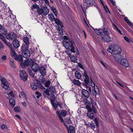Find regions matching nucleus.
<instances>
[{"mask_svg": "<svg viewBox=\"0 0 133 133\" xmlns=\"http://www.w3.org/2000/svg\"><path fill=\"white\" fill-rule=\"evenodd\" d=\"M107 50L118 62H120L122 56L119 54L121 52V50L117 45H110L107 49Z\"/></svg>", "mask_w": 133, "mask_h": 133, "instance_id": "f257e3e1", "label": "nucleus"}, {"mask_svg": "<svg viewBox=\"0 0 133 133\" xmlns=\"http://www.w3.org/2000/svg\"><path fill=\"white\" fill-rule=\"evenodd\" d=\"M63 44L66 49H70L71 48V50L72 52L75 53V51L74 50L75 48L74 46L75 44L73 40L70 39L67 41H64Z\"/></svg>", "mask_w": 133, "mask_h": 133, "instance_id": "f03ea898", "label": "nucleus"}, {"mask_svg": "<svg viewBox=\"0 0 133 133\" xmlns=\"http://www.w3.org/2000/svg\"><path fill=\"white\" fill-rule=\"evenodd\" d=\"M50 100L51 104L54 108L55 110H57L58 106H59L60 108H62L61 103L58 102L57 101L54 103L55 100V96L53 94H51L50 95Z\"/></svg>", "mask_w": 133, "mask_h": 133, "instance_id": "7ed1b4c3", "label": "nucleus"}, {"mask_svg": "<svg viewBox=\"0 0 133 133\" xmlns=\"http://www.w3.org/2000/svg\"><path fill=\"white\" fill-rule=\"evenodd\" d=\"M21 50L23 52V56L25 58L27 59L29 58L30 56V53L28 50L27 46L25 45H23L21 48Z\"/></svg>", "mask_w": 133, "mask_h": 133, "instance_id": "20e7f679", "label": "nucleus"}, {"mask_svg": "<svg viewBox=\"0 0 133 133\" xmlns=\"http://www.w3.org/2000/svg\"><path fill=\"white\" fill-rule=\"evenodd\" d=\"M10 51L11 56L15 60L21 62L23 61V58L22 55H19L18 56L15 51L12 49H11Z\"/></svg>", "mask_w": 133, "mask_h": 133, "instance_id": "39448f33", "label": "nucleus"}, {"mask_svg": "<svg viewBox=\"0 0 133 133\" xmlns=\"http://www.w3.org/2000/svg\"><path fill=\"white\" fill-rule=\"evenodd\" d=\"M84 74L85 78V79H84L85 83L84 84V85L87 88V89L91 92V88L89 87V77L87 73L85 71L84 72Z\"/></svg>", "mask_w": 133, "mask_h": 133, "instance_id": "423d86ee", "label": "nucleus"}, {"mask_svg": "<svg viewBox=\"0 0 133 133\" xmlns=\"http://www.w3.org/2000/svg\"><path fill=\"white\" fill-rule=\"evenodd\" d=\"M20 76L21 79L24 81H27L28 75L26 72L24 71L21 70L19 71Z\"/></svg>", "mask_w": 133, "mask_h": 133, "instance_id": "0eeeda50", "label": "nucleus"}, {"mask_svg": "<svg viewBox=\"0 0 133 133\" xmlns=\"http://www.w3.org/2000/svg\"><path fill=\"white\" fill-rule=\"evenodd\" d=\"M94 0H85L84 1V5L85 8H87L89 6H91L94 4Z\"/></svg>", "mask_w": 133, "mask_h": 133, "instance_id": "6e6552de", "label": "nucleus"}, {"mask_svg": "<svg viewBox=\"0 0 133 133\" xmlns=\"http://www.w3.org/2000/svg\"><path fill=\"white\" fill-rule=\"evenodd\" d=\"M16 34L14 32H11L7 34L6 35V38L10 41L12 40L16 37Z\"/></svg>", "mask_w": 133, "mask_h": 133, "instance_id": "1a4fd4ad", "label": "nucleus"}, {"mask_svg": "<svg viewBox=\"0 0 133 133\" xmlns=\"http://www.w3.org/2000/svg\"><path fill=\"white\" fill-rule=\"evenodd\" d=\"M64 125L67 129L68 133H75V130L74 127L71 125H69L68 128V126L65 123H64Z\"/></svg>", "mask_w": 133, "mask_h": 133, "instance_id": "9d476101", "label": "nucleus"}, {"mask_svg": "<svg viewBox=\"0 0 133 133\" xmlns=\"http://www.w3.org/2000/svg\"><path fill=\"white\" fill-rule=\"evenodd\" d=\"M118 63L126 67H127L129 66V64L127 60L125 58L121 59L120 62Z\"/></svg>", "mask_w": 133, "mask_h": 133, "instance_id": "9b49d317", "label": "nucleus"}, {"mask_svg": "<svg viewBox=\"0 0 133 133\" xmlns=\"http://www.w3.org/2000/svg\"><path fill=\"white\" fill-rule=\"evenodd\" d=\"M31 68L32 70L34 72H36L39 69L38 64L34 62L33 61L32 63Z\"/></svg>", "mask_w": 133, "mask_h": 133, "instance_id": "f8f14e48", "label": "nucleus"}, {"mask_svg": "<svg viewBox=\"0 0 133 133\" xmlns=\"http://www.w3.org/2000/svg\"><path fill=\"white\" fill-rule=\"evenodd\" d=\"M102 39L104 42H108L111 40V38L109 35H103L101 37Z\"/></svg>", "mask_w": 133, "mask_h": 133, "instance_id": "ddd939ff", "label": "nucleus"}, {"mask_svg": "<svg viewBox=\"0 0 133 133\" xmlns=\"http://www.w3.org/2000/svg\"><path fill=\"white\" fill-rule=\"evenodd\" d=\"M13 45L16 48H18L20 46L19 42L16 39H14L13 41Z\"/></svg>", "mask_w": 133, "mask_h": 133, "instance_id": "4468645a", "label": "nucleus"}, {"mask_svg": "<svg viewBox=\"0 0 133 133\" xmlns=\"http://www.w3.org/2000/svg\"><path fill=\"white\" fill-rule=\"evenodd\" d=\"M94 30L95 33L98 35L101 36L103 33V30L102 29H95Z\"/></svg>", "mask_w": 133, "mask_h": 133, "instance_id": "2eb2a0df", "label": "nucleus"}, {"mask_svg": "<svg viewBox=\"0 0 133 133\" xmlns=\"http://www.w3.org/2000/svg\"><path fill=\"white\" fill-rule=\"evenodd\" d=\"M82 95L86 97H88L89 96L88 91L85 90L83 89L82 90Z\"/></svg>", "mask_w": 133, "mask_h": 133, "instance_id": "dca6fc26", "label": "nucleus"}, {"mask_svg": "<svg viewBox=\"0 0 133 133\" xmlns=\"http://www.w3.org/2000/svg\"><path fill=\"white\" fill-rule=\"evenodd\" d=\"M39 71L40 73L42 76L45 75L46 73V70L44 67L42 66L40 67Z\"/></svg>", "mask_w": 133, "mask_h": 133, "instance_id": "f3484780", "label": "nucleus"}, {"mask_svg": "<svg viewBox=\"0 0 133 133\" xmlns=\"http://www.w3.org/2000/svg\"><path fill=\"white\" fill-rule=\"evenodd\" d=\"M0 38L7 45L9 46L11 45V44L7 42L4 37L1 34H0Z\"/></svg>", "mask_w": 133, "mask_h": 133, "instance_id": "a211bd4d", "label": "nucleus"}, {"mask_svg": "<svg viewBox=\"0 0 133 133\" xmlns=\"http://www.w3.org/2000/svg\"><path fill=\"white\" fill-rule=\"evenodd\" d=\"M33 61L31 59L28 60H26L24 61V64L25 66H28L29 65L32 64Z\"/></svg>", "mask_w": 133, "mask_h": 133, "instance_id": "6ab92c4d", "label": "nucleus"}, {"mask_svg": "<svg viewBox=\"0 0 133 133\" xmlns=\"http://www.w3.org/2000/svg\"><path fill=\"white\" fill-rule=\"evenodd\" d=\"M55 21L56 23L57 24L58 26H59L61 28L63 27V25L62 23L57 18H55L54 20Z\"/></svg>", "mask_w": 133, "mask_h": 133, "instance_id": "aec40b11", "label": "nucleus"}, {"mask_svg": "<svg viewBox=\"0 0 133 133\" xmlns=\"http://www.w3.org/2000/svg\"><path fill=\"white\" fill-rule=\"evenodd\" d=\"M75 76L78 79H80L82 77V75L81 73L77 71H76L75 72Z\"/></svg>", "mask_w": 133, "mask_h": 133, "instance_id": "412c9836", "label": "nucleus"}, {"mask_svg": "<svg viewBox=\"0 0 133 133\" xmlns=\"http://www.w3.org/2000/svg\"><path fill=\"white\" fill-rule=\"evenodd\" d=\"M9 103L12 106V107H14L15 105V102L14 99L11 98H9Z\"/></svg>", "mask_w": 133, "mask_h": 133, "instance_id": "4be33fe9", "label": "nucleus"}, {"mask_svg": "<svg viewBox=\"0 0 133 133\" xmlns=\"http://www.w3.org/2000/svg\"><path fill=\"white\" fill-rule=\"evenodd\" d=\"M70 58L71 61L72 62L75 63L77 62V59L75 56H70Z\"/></svg>", "mask_w": 133, "mask_h": 133, "instance_id": "5701e85b", "label": "nucleus"}, {"mask_svg": "<svg viewBox=\"0 0 133 133\" xmlns=\"http://www.w3.org/2000/svg\"><path fill=\"white\" fill-rule=\"evenodd\" d=\"M23 41L26 44V45L27 46V45L29 43V39L27 37H25L23 38ZM28 48V46H27Z\"/></svg>", "mask_w": 133, "mask_h": 133, "instance_id": "b1692460", "label": "nucleus"}, {"mask_svg": "<svg viewBox=\"0 0 133 133\" xmlns=\"http://www.w3.org/2000/svg\"><path fill=\"white\" fill-rule=\"evenodd\" d=\"M48 90L50 91L51 94H53L55 91V88L52 86L50 87L49 88Z\"/></svg>", "mask_w": 133, "mask_h": 133, "instance_id": "393cba45", "label": "nucleus"}, {"mask_svg": "<svg viewBox=\"0 0 133 133\" xmlns=\"http://www.w3.org/2000/svg\"><path fill=\"white\" fill-rule=\"evenodd\" d=\"M49 10L46 8H44L43 9V14L45 15H47L49 12Z\"/></svg>", "mask_w": 133, "mask_h": 133, "instance_id": "a878e982", "label": "nucleus"}, {"mask_svg": "<svg viewBox=\"0 0 133 133\" xmlns=\"http://www.w3.org/2000/svg\"><path fill=\"white\" fill-rule=\"evenodd\" d=\"M92 111H88L87 115L88 117L91 119H93L94 117V115L91 113Z\"/></svg>", "mask_w": 133, "mask_h": 133, "instance_id": "bb28decb", "label": "nucleus"}, {"mask_svg": "<svg viewBox=\"0 0 133 133\" xmlns=\"http://www.w3.org/2000/svg\"><path fill=\"white\" fill-rule=\"evenodd\" d=\"M86 108L88 110V111H92L91 108L90 107L91 105V103H90L86 104Z\"/></svg>", "mask_w": 133, "mask_h": 133, "instance_id": "cd10ccee", "label": "nucleus"}, {"mask_svg": "<svg viewBox=\"0 0 133 133\" xmlns=\"http://www.w3.org/2000/svg\"><path fill=\"white\" fill-rule=\"evenodd\" d=\"M63 27L61 28L59 26H58L57 29L58 32L60 34H63V30L62 29Z\"/></svg>", "mask_w": 133, "mask_h": 133, "instance_id": "c85d7f7f", "label": "nucleus"}, {"mask_svg": "<svg viewBox=\"0 0 133 133\" xmlns=\"http://www.w3.org/2000/svg\"><path fill=\"white\" fill-rule=\"evenodd\" d=\"M50 8L53 12L54 13L55 15L56 16H57V12L55 8L53 6H51Z\"/></svg>", "mask_w": 133, "mask_h": 133, "instance_id": "c756f323", "label": "nucleus"}, {"mask_svg": "<svg viewBox=\"0 0 133 133\" xmlns=\"http://www.w3.org/2000/svg\"><path fill=\"white\" fill-rule=\"evenodd\" d=\"M36 84L37 86L39 88L41 89L42 88L44 89H45V87H43V86L42 85L40 82L37 81Z\"/></svg>", "mask_w": 133, "mask_h": 133, "instance_id": "7c9ffc66", "label": "nucleus"}, {"mask_svg": "<svg viewBox=\"0 0 133 133\" xmlns=\"http://www.w3.org/2000/svg\"><path fill=\"white\" fill-rule=\"evenodd\" d=\"M124 19L125 20V21L126 22V23L130 26H133V25H132V23L130 22V21L128 20L127 17H125L124 18Z\"/></svg>", "mask_w": 133, "mask_h": 133, "instance_id": "2f4dec72", "label": "nucleus"}, {"mask_svg": "<svg viewBox=\"0 0 133 133\" xmlns=\"http://www.w3.org/2000/svg\"><path fill=\"white\" fill-rule=\"evenodd\" d=\"M14 110L16 112H20L21 109L19 107H16L14 108Z\"/></svg>", "mask_w": 133, "mask_h": 133, "instance_id": "473e14b6", "label": "nucleus"}, {"mask_svg": "<svg viewBox=\"0 0 133 133\" xmlns=\"http://www.w3.org/2000/svg\"><path fill=\"white\" fill-rule=\"evenodd\" d=\"M56 114H57V116L58 117H59L60 120L62 122H63V123H65L64 122V120L61 117V115L58 112V111H57L56 112Z\"/></svg>", "mask_w": 133, "mask_h": 133, "instance_id": "72a5a7b5", "label": "nucleus"}, {"mask_svg": "<svg viewBox=\"0 0 133 133\" xmlns=\"http://www.w3.org/2000/svg\"><path fill=\"white\" fill-rule=\"evenodd\" d=\"M1 81L2 84H3V85L7 84V83H8V82L6 81V79L4 78H2L1 79Z\"/></svg>", "mask_w": 133, "mask_h": 133, "instance_id": "f704fd0d", "label": "nucleus"}, {"mask_svg": "<svg viewBox=\"0 0 133 133\" xmlns=\"http://www.w3.org/2000/svg\"><path fill=\"white\" fill-rule=\"evenodd\" d=\"M103 30V33H104V35H109V32L107 29L104 28Z\"/></svg>", "mask_w": 133, "mask_h": 133, "instance_id": "c9c22d12", "label": "nucleus"}, {"mask_svg": "<svg viewBox=\"0 0 133 133\" xmlns=\"http://www.w3.org/2000/svg\"><path fill=\"white\" fill-rule=\"evenodd\" d=\"M30 85L32 89L33 90H35L37 88V87L36 85L33 83H30Z\"/></svg>", "mask_w": 133, "mask_h": 133, "instance_id": "e433bc0d", "label": "nucleus"}, {"mask_svg": "<svg viewBox=\"0 0 133 133\" xmlns=\"http://www.w3.org/2000/svg\"><path fill=\"white\" fill-rule=\"evenodd\" d=\"M48 16L49 18H50L52 21L54 20L55 19L54 15L52 14H49L48 15Z\"/></svg>", "mask_w": 133, "mask_h": 133, "instance_id": "4c0bfd02", "label": "nucleus"}, {"mask_svg": "<svg viewBox=\"0 0 133 133\" xmlns=\"http://www.w3.org/2000/svg\"><path fill=\"white\" fill-rule=\"evenodd\" d=\"M73 82L74 84L78 86L80 85L81 84L80 82L78 80L74 79Z\"/></svg>", "mask_w": 133, "mask_h": 133, "instance_id": "58836bf2", "label": "nucleus"}, {"mask_svg": "<svg viewBox=\"0 0 133 133\" xmlns=\"http://www.w3.org/2000/svg\"><path fill=\"white\" fill-rule=\"evenodd\" d=\"M28 71L30 75L32 77H33L35 75V73L33 72L30 69H28Z\"/></svg>", "mask_w": 133, "mask_h": 133, "instance_id": "ea45409f", "label": "nucleus"}, {"mask_svg": "<svg viewBox=\"0 0 133 133\" xmlns=\"http://www.w3.org/2000/svg\"><path fill=\"white\" fill-rule=\"evenodd\" d=\"M4 85V86L3 87H4L5 89L8 90H10V88L9 87V84L8 83Z\"/></svg>", "mask_w": 133, "mask_h": 133, "instance_id": "a19ab883", "label": "nucleus"}, {"mask_svg": "<svg viewBox=\"0 0 133 133\" xmlns=\"http://www.w3.org/2000/svg\"><path fill=\"white\" fill-rule=\"evenodd\" d=\"M1 33L3 35H6L7 33V30L6 29L3 28L1 30Z\"/></svg>", "mask_w": 133, "mask_h": 133, "instance_id": "79ce46f5", "label": "nucleus"}, {"mask_svg": "<svg viewBox=\"0 0 133 133\" xmlns=\"http://www.w3.org/2000/svg\"><path fill=\"white\" fill-rule=\"evenodd\" d=\"M10 63L11 66L14 68H15L16 67L15 66V63L14 61L13 60L10 61Z\"/></svg>", "mask_w": 133, "mask_h": 133, "instance_id": "37998d69", "label": "nucleus"}, {"mask_svg": "<svg viewBox=\"0 0 133 133\" xmlns=\"http://www.w3.org/2000/svg\"><path fill=\"white\" fill-rule=\"evenodd\" d=\"M7 95L8 96H8H7V98H8L9 97H10H10L12 98L14 97V95L12 91L10 92L9 94H8Z\"/></svg>", "mask_w": 133, "mask_h": 133, "instance_id": "c03bdc74", "label": "nucleus"}, {"mask_svg": "<svg viewBox=\"0 0 133 133\" xmlns=\"http://www.w3.org/2000/svg\"><path fill=\"white\" fill-rule=\"evenodd\" d=\"M94 122L95 123L96 125L98 128V119L97 118H95L94 120Z\"/></svg>", "mask_w": 133, "mask_h": 133, "instance_id": "a18cd8bd", "label": "nucleus"}, {"mask_svg": "<svg viewBox=\"0 0 133 133\" xmlns=\"http://www.w3.org/2000/svg\"><path fill=\"white\" fill-rule=\"evenodd\" d=\"M1 128L3 130H4L5 129H8V128L4 124H3L1 125Z\"/></svg>", "mask_w": 133, "mask_h": 133, "instance_id": "49530a36", "label": "nucleus"}, {"mask_svg": "<svg viewBox=\"0 0 133 133\" xmlns=\"http://www.w3.org/2000/svg\"><path fill=\"white\" fill-rule=\"evenodd\" d=\"M113 25L115 27L114 28V29H116L120 34H122V33L121 32V31L117 28V27L113 23Z\"/></svg>", "mask_w": 133, "mask_h": 133, "instance_id": "de8ad7c7", "label": "nucleus"}, {"mask_svg": "<svg viewBox=\"0 0 133 133\" xmlns=\"http://www.w3.org/2000/svg\"><path fill=\"white\" fill-rule=\"evenodd\" d=\"M38 12L39 14H43V9H39L38 10Z\"/></svg>", "mask_w": 133, "mask_h": 133, "instance_id": "09e8293b", "label": "nucleus"}, {"mask_svg": "<svg viewBox=\"0 0 133 133\" xmlns=\"http://www.w3.org/2000/svg\"><path fill=\"white\" fill-rule=\"evenodd\" d=\"M50 81H48L45 82V86L46 87H48L50 85Z\"/></svg>", "mask_w": 133, "mask_h": 133, "instance_id": "8fccbe9b", "label": "nucleus"}, {"mask_svg": "<svg viewBox=\"0 0 133 133\" xmlns=\"http://www.w3.org/2000/svg\"><path fill=\"white\" fill-rule=\"evenodd\" d=\"M78 65L79 66V67L81 69H82L84 71L83 72V75H84V71H85H85L84 69V68L83 67V65L81 64L80 63H79L78 64Z\"/></svg>", "mask_w": 133, "mask_h": 133, "instance_id": "3c124183", "label": "nucleus"}, {"mask_svg": "<svg viewBox=\"0 0 133 133\" xmlns=\"http://www.w3.org/2000/svg\"><path fill=\"white\" fill-rule=\"evenodd\" d=\"M61 115L63 117H65L66 115V112L65 111L63 110L61 112Z\"/></svg>", "mask_w": 133, "mask_h": 133, "instance_id": "603ef678", "label": "nucleus"}, {"mask_svg": "<svg viewBox=\"0 0 133 133\" xmlns=\"http://www.w3.org/2000/svg\"><path fill=\"white\" fill-rule=\"evenodd\" d=\"M66 123L68 124H71V121L69 118H67L66 119Z\"/></svg>", "mask_w": 133, "mask_h": 133, "instance_id": "864d4df0", "label": "nucleus"}, {"mask_svg": "<svg viewBox=\"0 0 133 133\" xmlns=\"http://www.w3.org/2000/svg\"><path fill=\"white\" fill-rule=\"evenodd\" d=\"M64 52H65L67 54V55H70L71 52H72L71 50H69L66 51H65Z\"/></svg>", "mask_w": 133, "mask_h": 133, "instance_id": "5fc2aeb1", "label": "nucleus"}, {"mask_svg": "<svg viewBox=\"0 0 133 133\" xmlns=\"http://www.w3.org/2000/svg\"><path fill=\"white\" fill-rule=\"evenodd\" d=\"M103 7H104L106 12L107 13H108L107 10H108V12H109V13H110L109 11V10L108 7H107V6H105V5H103Z\"/></svg>", "mask_w": 133, "mask_h": 133, "instance_id": "6e6d98bb", "label": "nucleus"}, {"mask_svg": "<svg viewBox=\"0 0 133 133\" xmlns=\"http://www.w3.org/2000/svg\"><path fill=\"white\" fill-rule=\"evenodd\" d=\"M36 94L37 95L36 97L38 98H39L41 96V94L38 92H36Z\"/></svg>", "mask_w": 133, "mask_h": 133, "instance_id": "4d7b16f0", "label": "nucleus"}, {"mask_svg": "<svg viewBox=\"0 0 133 133\" xmlns=\"http://www.w3.org/2000/svg\"><path fill=\"white\" fill-rule=\"evenodd\" d=\"M49 91L48 89H46V90L44 91V93L45 94L47 95H49Z\"/></svg>", "mask_w": 133, "mask_h": 133, "instance_id": "13d9d810", "label": "nucleus"}, {"mask_svg": "<svg viewBox=\"0 0 133 133\" xmlns=\"http://www.w3.org/2000/svg\"><path fill=\"white\" fill-rule=\"evenodd\" d=\"M39 7L36 4L33 5L32 10H33L34 9L37 8L38 9Z\"/></svg>", "mask_w": 133, "mask_h": 133, "instance_id": "bf43d9fd", "label": "nucleus"}, {"mask_svg": "<svg viewBox=\"0 0 133 133\" xmlns=\"http://www.w3.org/2000/svg\"><path fill=\"white\" fill-rule=\"evenodd\" d=\"M90 102L91 103H92V105L93 106L96 105V103L95 102H93L92 99H91Z\"/></svg>", "mask_w": 133, "mask_h": 133, "instance_id": "052dcab7", "label": "nucleus"}, {"mask_svg": "<svg viewBox=\"0 0 133 133\" xmlns=\"http://www.w3.org/2000/svg\"><path fill=\"white\" fill-rule=\"evenodd\" d=\"M91 84L92 87H94L95 86V83L93 82L92 80L91 79Z\"/></svg>", "mask_w": 133, "mask_h": 133, "instance_id": "680f3d73", "label": "nucleus"}, {"mask_svg": "<svg viewBox=\"0 0 133 133\" xmlns=\"http://www.w3.org/2000/svg\"><path fill=\"white\" fill-rule=\"evenodd\" d=\"M90 125L92 129H94L95 128V126L94 123H92L90 124Z\"/></svg>", "mask_w": 133, "mask_h": 133, "instance_id": "e2e57ef3", "label": "nucleus"}, {"mask_svg": "<svg viewBox=\"0 0 133 133\" xmlns=\"http://www.w3.org/2000/svg\"><path fill=\"white\" fill-rule=\"evenodd\" d=\"M124 39L128 42H130V40L128 38L126 37H124Z\"/></svg>", "mask_w": 133, "mask_h": 133, "instance_id": "0e129e2a", "label": "nucleus"}, {"mask_svg": "<svg viewBox=\"0 0 133 133\" xmlns=\"http://www.w3.org/2000/svg\"><path fill=\"white\" fill-rule=\"evenodd\" d=\"M83 102L85 103L86 104L90 103V102L88 101L87 99H84L83 100Z\"/></svg>", "mask_w": 133, "mask_h": 133, "instance_id": "69168bd1", "label": "nucleus"}, {"mask_svg": "<svg viewBox=\"0 0 133 133\" xmlns=\"http://www.w3.org/2000/svg\"><path fill=\"white\" fill-rule=\"evenodd\" d=\"M92 94L93 95H96V91L95 90V88H94V89L92 90Z\"/></svg>", "mask_w": 133, "mask_h": 133, "instance_id": "338daca9", "label": "nucleus"}, {"mask_svg": "<svg viewBox=\"0 0 133 133\" xmlns=\"http://www.w3.org/2000/svg\"><path fill=\"white\" fill-rule=\"evenodd\" d=\"M21 94L22 97L25 98V94L22 91H21Z\"/></svg>", "mask_w": 133, "mask_h": 133, "instance_id": "774afa93", "label": "nucleus"}]
</instances>
